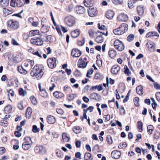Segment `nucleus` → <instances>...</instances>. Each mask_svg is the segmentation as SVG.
<instances>
[{
	"label": "nucleus",
	"mask_w": 160,
	"mask_h": 160,
	"mask_svg": "<svg viewBox=\"0 0 160 160\" xmlns=\"http://www.w3.org/2000/svg\"><path fill=\"white\" fill-rule=\"evenodd\" d=\"M128 5L129 8H132L134 7L133 3L131 0H128Z\"/></svg>",
	"instance_id": "obj_51"
},
{
	"label": "nucleus",
	"mask_w": 160,
	"mask_h": 160,
	"mask_svg": "<svg viewBox=\"0 0 160 160\" xmlns=\"http://www.w3.org/2000/svg\"><path fill=\"white\" fill-rule=\"evenodd\" d=\"M134 37L133 34H130L127 37V40L129 42H131L134 39Z\"/></svg>",
	"instance_id": "obj_47"
},
{
	"label": "nucleus",
	"mask_w": 160,
	"mask_h": 160,
	"mask_svg": "<svg viewBox=\"0 0 160 160\" xmlns=\"http://www.w3.org/2000/svg\"><path fill=\"white\" fill-rule=\"evenodd\" d=\"M33 54L36 55L38 56L40 58H42V57L41 55L42 53L40 51H37L33 53Z\"/></svg>",
	"instance_id": "obj_56"
},
{
	"label": "nucleus",
	"mask_w": 160,
	"mask_h": 160,
	"mask_svg": "<svg viewBox=\"0 0 160 160\" xmlns=\"http://www.w3.org/2000/svg\"><path fill=\"white\" fill-rule=\"evenodd\" d=\"M85 6L87 7H90L92 6L94 1L93 0H85L84 2Z\"/></svg>",
	"instance_id": "obj_20"
},
{
	"label": "nucleus",
	"mask_w": 160,
	"mask_h": 160,
	"mask_svg": "<svg viewBox=\"0 0 160 160\" xmlns=\"http://www.w3.org/2000/svg\"><path fill=\"white\" fill-rule=\"evenodd\" d=\"M53 94L54 96L57 98H61L64 96V94L63 93L61 92L58 91L54 92Z\"/></svg>",
	"instance_id": "obj_22"
},
{
	"label": "nucleus",
	"mask_w": 160,
	"mask_h": 160,
	"mask_svg": "<svg viewBox=\"0 0 160 160\" xmlns=\"http://www.w3.org/2000/svg\"><path fill=\"white\" fill-rule=\"evenodd\" d=\"M107 140L108 142L110 144H111L112 142V138L110 136H108L107 137Z\"/></svg>",
	"instance_id": "obj_58"
},
{
	"label": "nucleus",
	"mask_w": 160,
	"mask_h": 160,
	"mask_svg": "<svg viewBox=\"0 0 160 160\" xmlns=\"http://www.w3.org/2000/svg\"><path fill=\"white\" fill-rule=\"evenodd\" d=\"M76 13L78 14H82L85 12V9L82 6H77L75 8Z\"/></svg>",
	"instance_id": "obj_12"
},
{
	"label": "nucleus",
	"mask_w": 160,
	"mask_h": 160,
	"mask_svg": "<svg viewBox=\"0 0 160 160\" xmlns=\"http://www.w3.org/2000/svg\"><path fill=\"white\" fill-rule=\"evenodd\" d=\"M154 43L148 42L147 43V46L149 50L151 52H153L155 50Z\"/></svg>",
	"instance_id": "obj_17"
},
{
	"label": "nucleus",
	"mask_w": 160,
	"mask_h": 160,
	"mask_svg": "<svg viewBox=\"0 0 160 160\" xmlns=\"http://www.w3.org/2000/svg\"><path fill=\"white\" fill-rule=\"evenodd\" d=\"M153 85L155 88L157 90H160V85L156 82L154 83Z\"/></svg>",
	"instance_id": "obj_55"
},
{
	"label": "nucleus",
	"mask_w": 160,
	"mask_h": 160,
	"mask_svg": "<svg viewBox=\"0 0 160 160\" xmlns=\"http://www.w3.org/2000/svg\"><path fill=\"white\" fill-rule=\"evenodd\" d=\"M137 93L140 95H142L143 93V88L142 86H139L136 88Z\"/></svg>",
	"instance_id": "obj_29"
},
{
	"label": "nucleus",
	"mask_w": 160,
	"mask_h": 160,
	"mask_svg": "<svg viewBox=\"0 0 160 160\" xmlns=\"http://www.w3.org/2000/svg\"><path fill=\"white\" fill-rule=\"evenodd\" d=\"M32 131L34 133H37L39 132L40 129L39 128H38L36 125H34L32 126Z\"/></svg>",
	"instance_id": "obj_49"
},
{
	"label": "nucleus",
	"mask_w": 160,
	"mask_h": 160,
	"mask_svg": "<svg viewBox=\"0 0 160 160\" xmlns=\"http://www.w3.org/2000/svg\"><path fill=\"white\" fill-rule=\"evenodd\" d=\"M11 42L12 44L14 45H19L16 41L13 38L12 39Z\"/></svg>",
	"instance_id": "obj_61"
},
{
	"label": "nucleus",
	"mask_w": 160,
	"mask_h": 160,
	"mask_svg": "<svg viewBox=\"0 0 160 160\" xmlns=\"http://www.w3.org/2000/svg\"><path fill=\"white\" fill-rule=\"evenodd\" d=\"M43 149V147L42 146H36L35 147V150L37 152H42Z\"/></svg>",
	"instance_id": "obj_42"
},
{
	"label": "nucleus",
	"mask_w": 160,
	"mask_h": 160,
	"mask_svg": "<svg viewBox=\"0 0 160 160\" xmlns=\"http://www.w3.org/2000/svg\"><path fill=\"white\" fill-rule=\"evenodd\" d=\"M124 73L127 76L130 75L131 74V72L129 69L128 68V66L125 65L124 67Z\"/></svg>",
	"instance_id": "obj_36"
},
{
	"label": "nucleus",
	"mask_w": 160,
	"mask_h": 160,
	"mask_svg": "<svg viewBox=\"0 0 160 160\" xmlns=\"http://www.w3.org/2000/svg\"><path fill=\"white\" fill-rule=\"evenodd\" d=\"M79 34V30L78 29H76L71 32V36L74 38L77 37Z\"/></svg>",
	"instance_id": "obj_24"
},
{
	"label": "nucleus",
	"mask_w": 160,
	"mask_h": 160,
	"mask_svg": "<svg viewBox=\"0 0 160 160\" xmlns=\"http://www.w3.org/2000/svg\"><path fill=\"white\" fill-rule=\"evenodd\" d=\"M109 55L111 58H114L116 56V52L114 50H110L108 52Z\"/></svg>",
	"instance_id": "obj_30"
},
{
	"label": "nucleus",
	"mask_w": 160,
	"mask_h": 160,
	"mask_svg": "<svg viewBox=\"0 0 160 160\" xmlns=\"http://www.w3.org/2000/svg\"><path fill=\"white\" fill-rule=\"evenodd\" d=\"M56 29L57 31L58 32V34L61 35V36H62V33L61 31V30L59 28V27H56Z\"/></svg>",
	"instance_id": "obj_62"
},
{
	"label": "nucleus",
	"mask_w": 160,
	"mask_h": 160,
	"mask_svg": "<svg viewBox=\"0 0 160 160\" xmlns=\"http://www.w3.org/2000/svg\"><path fill=\"white\" fill-rule=\"evenodd\" d=\"M120 70V67L119 65H115L112 67L111 69V72L113 74H117Z\"/></svg>",
	"instance_id": "obj_10"
},
{
	"label": "nucleus",
	"mask_w": 160,
	"mask_h": 160,
	"mask_svg": "<svg viewBox=\"0 0 160 160\" xmlns=\"http://www.w3.org/2000/svg\"><path fill=\"white\" fill-rule=\"evenodd\" d=\"M56 59L55 58H51L47 60V63L49 67L51 68H54L56 66Z\"/></svg>",
	"instance_id": "obj_8"
},
{
	"label": "nucleus",
	"mask_w": 160,
	"mask_h": 160,
	"mask_svg": "<svg viewBox=\"0 0 160 160\" xmlns=\"http://www.w3.org/2000/svg\"><path fill=\"white\" fill-rule=\"evenodd\" d=\"M44 73L40 69L39 65H37L35 66L32 69L30 74L32 77H35L38 79H40L42 77Z\"/></svg>",
	"instance_id": "obj_1"
},
{
	"label": "nucleus",
	"mask_w": 160,
	"mask_h": 160,
	"mask_svg": "<svg viewBox=\"0 0 160 160\" xmlns=\"http://www.w3.org/2000/svg\"><path fill=\"white\" fill-rule=\"evenodd\" d=\"M85 160H92V158L91 157V154L89 152L86 153L84 156Z\"/></svg>",
	"instance_id": "obj_32"
},
{
	"label": "nucleus",
	"mask_w": 160,
	"mask_h": 160,
	"mask_svg": "<svg viewBox=\"0 0 160 160\" xmlns=\"http://www.w3.org/2000/svg\"><path fill=\"white\" fill-rule=\"evenodd\" d=\"M73 132L76 133L80 132L82 130V128L78 126H76L73 128Z\"/></svg>",
	"instance_id": "obj_31"
},
{
	"label": "nucleus",
	"mask_w": 160,
	"mask_h": 160,
	"mask_svg": "<svg viewBox=\"0 0 160 160\" xmlns=\"http://www.w3.org/2000/svg\"><path fill=\"white\" fill-rule=\"evenodd\" d=\"M62 140L64 142H68L70 139V138L69 135L67 133H63L62 134Z\"/></svg>",
	"instance_id": "obj_23"
},
{
	"label": "nucleus",
	"mask_w": 160,
	"mask_h": 160,
	"mask_svg": "<svg viewBox=\"0 0 160 160\" xmlns=\"http://www.w3.org/2000/svg\"><path fill=\"white\" fill-rule=\"evenodd\" d=\"M18 69L20 73L22 74H26L28 72L27 71L24 69L21 66H18Z\"/></svg>",
	"instance_id": "obj_28"
},
{
	"label": "nucleus",
	"mask_w": 160,
	"mask_h": 160,
	"mask_svg": "<svg viewBox=\"0 0 160 160\" xmlns=\"http://www.w3.org/2000/svg\"><path fill=\"white\" fill-rule=\"evenodd\" d=\"M75 144L76 147L77 148H79L81 146V142L79 141H77L76 142Z\"/></svg>",
	"instance_id": "obj_63"
},
{
	"label": "nucleus",
	"mask_w": 160,
	"mask_h": 160,
	"mask_svg": "<svg viewBox=\"0 0 160 160\" xmlns=\"http://www.w3.org/2000/svg\"><path fill=\"white\" fill-rule=\"evenodd\" d=\"M156 98L158 101H160V92H157L156 93Z\"/></svg>",
	"instance_id": "obj_59"
},
{
	"label": "nucleus",
	"mask_w": 160,
	"mask_h": 160,
	"mask_svg": "<svg viewBox=\"0 0 160 160\" xmlns=\"http://www.w3.org/2000/svg\"><path fill=\"white\" fill-rule=\"evenodd\" d=\"M97 89H98V91H100V85L92 87L91 88L90 90L92 91H93L96 90Z\"/></svg>",
	"instance_id": "obj_48"
},
{
	"label": "nucleus",
	"mask_w": 160,
	"mask_h": 160,
	"mask_svg": "<svg viewBox=\"0 0 160 160\" xmlns=\"http://www.w3.org/2000/svg\"><path fill=\"white\" fill-rule=\"evenodd\" d=\"M90 97L92 99L98 100L99 98V96L96 93H93L90 95Z\"/></svg>",
	"instance_id": "obj_40"
},
{
	"label": "nucleus",
	"mask_w": 160,
	"mask_h": 160,
	"mask_svg": "<svg viewBox=\"0 0 160 160\" xmlns=\"http://www.w3.org/2000/svg\"><path fill=\"white\" fill-rule=\"evenodd\" d=\"M122 33L123 34L125 32L128 30V25L126 23H123L121 25L119 28Z\"/></svg>",
	"instance_id": "obj_16"
},
{
	"label": "nucleus",
	"mask_w": 160,
	"mask_h": 160,
	"mask_svg": "<svg viewBox=\"0 0 160 160\" xmlns=\"http://www.w3.org/2000/svg\"><path fill=\"white\" fill-rule=\"evenodd\" d=\"M23 58V56L21 53H19L17 56L13 58V61L16 63H18L21 61Z\"/></svg>",
	"instance_id": "obj_15"
},
{
	"label": "nucleus",
	"mask_w": 160,
	"mask_h": 160,
	"mask_svg": "<svg viewBox=\"0 0 160 160\" xmlns=\"http://www.w3.org/2000/svg\"><path fill=\"white\" fill-rule=\"evenodd\" d=\"M81 54V52L76 48L73 49L71 52V55L74 57H78Z\"/></svg>",
	"instance_id": "obj_11"
},
{
	"label": "nucleus",
	"mask_w": 160,
	"mask_h": 160,
	"mask_svg": "<svg viewBox=\"0 0 160 160\" xmlns=\"http://www.w3.org/2000/svg\"><path fill=\"white\" fill-rule=\"evenodd\" d=\"M111 155L112 158L118 159L120 157L121 153L119 151H114L112 152Z\"/></svg>",
	"instance_id": "obj_13"
},
{
	"label": "nucleus",
	"mask_w": 160,
	"mask_h": 160,
	"mask_svg": "<svg viewBox=\"0 0 160 160\" xmlns=\"http://www.w3.org/2000/svg\"><path fill=\"white\" fill-rule=\"evenodd\" d=\"M5 149L3 147L0 148V154H2L5 152Z\"/></svg>",
	"instance_id": "obj_64"
},
{
	"label": "nucleus",
	"mask_w": 160,
	"mask_h": 160,
	"mask_svg": "<svg viewBox=\"0 0 160 160\" xmlns=\"http://www.w3.org/2000/svg\"><path fill=\"white\" fill-rule=\"evenodd\" d=\"M48 122L50 124H54L55 123L56 120L55 118L51 115H48L47 117Z\"/></svg>",
	"instance_id": "obj_19"
},
{
	"label": "nucleus",
	"mask_w": 160,
	"mask_h": 160,
	"mask_svg": "<svg viewBox=\"0 0 160 160\" xmlns=\"http://www.w3.org/2000/svg\"><path fill=\"white\" fill-rule=\"evenodd\" d=\"M25 142L24 143H27V144H30L31 145L32 144V142L31 141V139L29 137H25L24 139Z\"/></svg>",
	"instance_id": "obj_41"
},
{
	"label": "nucleus",
	"mask_w": 160,
	"mask_h": 160,
	"mask_svg": "<svg viewBox=\"0 0 160 160\" xmlns=\"http://www.w3.org/2000/svg\"><path fill=\"white\" fill-rule=\"evenodd\" d=\"M12 110V107L11 105H8L4 108V112L5 113H9L11 112Z\"/></svg>",
	"instance_id": "obj_26"
},
{
	"label": "nucleus",
	"mask_w": 160,
	"mask_h": 160,
	"mask_svg": "<svg viewBox=\"0 0 160 160\" xmlns=\"http://www.w3.org/2000/svg\"><path fill=\"white\" fill-rule=\"evenodd\" d=\"M88 15L91 17H93L98 14V11L96 8H89L88 9Z\"/></svg>",
	"instance_id": "obj_9"
},
{
	"label": "nucleus",
	"mask_w": 160,
	"mask_h": 160,
	"mask_svg": "<svg viewBox=\"0 0 160 160\" xmlns=\"http://www.w3.org/2000/svg\"><path fill=\"white\" fill-rule=\"evenodd\" d=\"M101 33H102L105 36L108 35L107 28L104 25L101 26Z\"/></svg>",
	"instance_id": "obj_21"
},
{
	"label": "nucleus",
	"mask_w": 160,
	"mask_h": 160,
	"mask_svg": "<svg viewBox=\"0 0 160 160\" xmlns=\"http://www.w3.org/2000/svg\"><path fill=\"white\" fill-rule=\"evenodd\" d=\"M142 125L143 124L142 122L140 121H139L138 122V128L139 129V131L140 132H141L142 130Z\"/></svg>",
	"instance_id": "obj_43"
},
{
	"label": "nucleus",
	"mask_w": 160,
	"mask_h": 160,
	"mask_svg": "<svg viewBox=\"0 0 160 160\" xmlns=\"http://www.w3.org/2000/svg\"><path fill=\"white\" fill-rule=\"evenodd\" d=\"M75 156L76 158H78L80 159H81V154L80 152H77L76 153Z\"/></svg>",
	"instance_id": "obj_60"
},
{
	"label": "nucleus",
	"mask_w": 160,
	"mask_h": 160,
	"mask_svg": "<svg viewBox=\"0 0 160 160\" xmlns=\"http://www.w3.org/2000/svg\"><path fill=\"white\" fill-rule=\"evenodd\" d=\"M39 32V30H32L29 32V36L30 37H32L36 35H38Z\"/></svg>",
	"instance_id": "obj_34"
},
{
	"label": "nucleus",
	"mask_w": 160,
	"mask_h": 160,
	"mask_svg": "<svg viewBox=\"0 0 160 160\" xmlns=\"http://www.w3.org/2000/svg\"><path fill=\"white\" fill-rule=\"evenodd\" d=\"M9 2V0H1L0 4L2 7H5L8 6Z\"/></svg>",
	"instance_id": "obj_27"
},
{
	"label": "nucleus",
	"mask_w": 160,
	"mask_h": 160,
	"mask_svg": "<svg viewBox=\"0 0 160 160\" xmlns=\"http://www.w3.org/2000/svg\"><path fill=\"white\" fill-rule=\"evenodd\" d=\"M112 2L116 5H118L122 3V0H112Z\"/></svg>",
	"instance_id": "obj_52"
},
{
	"label": "nucleus",
	"mask_w": 160,
	"mask_h": 160,
	"mask_svg": "<svg viewBox=\"0 0 160 160\" xmlns=\"http://www.w3.org/2000/svg\"><path fill=\"white\" fill-rule=\"evenodd\" d=\"M143 7L142 6L140 5L137 7V11L139 15L141 16L143 15L144 12L143 9Z\"/></svg>",
	"instance_id": "obj_25"
},
{
	"label": "nucleus",
	"mask_w": 160,
	"mask_h": 160,
	"mask_svg": "<svg viewBox=\"0 0 160 160\" xmlns=\"http://www.w3.org/2000/svg\"><path fill=\"white\" fill-rule=\"evenodd\" d=\"M77 95L75 94H70L67 97V99L69 101H72L75 98L77 97Z\"/></svg>",
	"instance_id": "obj_35"
},
{
	"label": "nucleus",
	"mask_w": 160,
	"mask_h": 160,
	"mask_svg": "<svg viewBox=\"0 0 160 160\" xmlns=\"http://www.w3.org/2000/svg\"><path fill=\"white\" fill-rule=\"evenodd\" d=\"M18 91L20 95L23 97L26 94V92L25 91L23 90L22 88H19Z\"/></svg>",
	"instance_id": "obj_50"
},
{
	"label": "nucleus",
	"mask_w": 160,
	"mask_h": 160,
	"mask_svg": "<svg viewBox=\"0 0 160 160\" xmlns=\"http://www.w3.org/2000/svg\"><path fill=\"white\" fill-rule=\"evenodd\" d=\"M7 24L8 27L13 30H16L19 27V22L13 20H10L8 21Z\"/></svg>",
	"instance_id": "obj_2"
},
{
	"label": "nucleus",
	"mask_w": 160,
	"mask_h": 160,
	"mask_svg": "<svg viewBox=\"0 0 160 160\" xmlns=\"http://www.w3.org/2000/svg\"><path fill=\"white\" fill-rule=\"evenodd\" d=\"M78 62L80 63L78 66L79 68H84L86 67L88 61L86 57L83 58L82 57L79 59Z\"/></svg>",
	"instance_id": "obj_5"
},
{
	"label": "nucleus",
	"mask_w": 160,
	"mask_h": 160,
	"mask_svg": "<svg viewBox=\"0 0 160 160\" xmlns=\"http://www.w3.org/2000/svg\"><path fill=\"white\" fill-rule=\"evenodd\" d=\"M93 72V68H91L90 70H88V71L87 74V77L88 78H90L91 77L89 76V75L92 74Z\"/></svg>",
	"instance_id": "obj_54"
},
{
	"label": "nucleus",
	"mask_w": 160,
	"mask_h": 160,
	"mask_svg": "<svg viewBox=\"0 0 160 160\" xmlns=\"http://www.w3.org/2000/svg\"><path fill=\"white\" fill-rule=\"evenodd\" d=\"M114 15V12L111 10L108 11L106 14V17L109 19H112Z\"/></svg>",
	"instance_id": "obj_18"
},
{
	"label": "nucleus",
	"mask_w": 160,
	"mask_h": 160,
	"mask_svg": "<svg viewBox=\"0 0 160 160\" xmlns=\"http://www.w3.org/2000/svg\"><path fill=\"white\" fill-rule=\"evenodd\" d=\"M32 103L34 105H36L38 102L36 98L33 96H31L30 98Z\"/></svg>",
	"instance_id": "obj_46"
},
{
	"label": "nucleus",
	"mask_w": 160,
	"mask_h": 160,
	"mask_svg": "<svg viewBox=\"0 0 160 160\" xmlns=\"http://www.w3.org/2000/svg\"><path fill=\"white\" fill-rule=\"evenodd\" d=\"M46 21L45 18H42V27L41 28V31L42 33H46L47 32L49 29L50 27L46 23H44V22Z\"/></svg>",
	"instance_id": "obj_7"
},
{
	"label": "nucleus",
	"mask_w": 160,
	"mask_h": 160,
	"mask_svg": "<svg viewBox=\"0 0 160 160\" xmlns=\"http://www.w3.org/2000/svg\"><path fill=\"white\" fill-rule=\"evenodd\" d=\"M114 46L119 51H122L124 49L125 47L123 43L118 39L116 40L114 43Z\"/></svg>",
	"instance_id": "obj_3"
},
{
	"label": "nucleus",
	"mask_w": 160,
	"mask_h": 160,
	"mask_svg": "<svg viewBox=\"0 0 160 160\" xmlns=\"http://www.w3.org/2000/svg\"><path fill=\"white\" fill-rule=\"evenodd\" d=\"M18 107L20 110H22L24 108V107L22 102H21L18 103Z\"/></svg>",
	"instance_id": "obj_57"
},
{
	"label": "nucleus",
	"mask_w": 160,
	"mask_h": 160,
	"mask_svg": "<svg viewBox=\"0 0 160 160\" xmlns=\"http://www.w3.org/2000/svg\"><path fill=\"white\" fill-rule=\"evenodd\" d=\"M65 21L66 24L70 27L73 26L76 22L75 18L71 16H68L66 17Z\"/></svg>",
	"instance_id": "obj_4"
},
{
	"label": "nucleus",
	"mask_w": 160,
	"mask_h": 160,
	"mask_svg": "<svg viewBox=\"0 0 160 160\" xmlns=\"http://www.w3.org/2000/svg\"><path fill=\"white\" fill-rule=\"evenodd\" d=\"M31 145L27 144L25 143H23L22 145V148L23 149L27 150L29 149L31 147Z\"/></svg>",
	"instance_id": "obj_39"
},
{
	"label": "nucleus",
	"mask_w": 160,
	"mask_h": 160,
	"mask_svg": "<svg viewBox=\"0 0 160 160\" xmlns=\"http://www.w3.org/2000/svg\"><path fill=\"white\" fill-rule=\"evenodd\" d=\"M25 4L24 0H17V6L18 7L23 6Z\"/></svg>",
	"instance_id": "obj_33"
},
{
	"label": "nucleus",
	"mask_w": 160,
	"mask_h": 160,
	"mask_svg": "<svg viewBox=\"0 0 160 160\" xmlns=\"http://www.w3.org/2000/svg\"><path fill=\"white\" fill-rule=\"evenodd\" d=\"M31 42L32 43L37 45H42L43 44V41L42 39L37 37H34L31 39Z\"/></svg>",
	"instance_id": "obj_6"
},
{
	"label": "nucleus",
	"mask_w": 160,
	"mask_h": 160,
	"mask_svg": "<svg viewBox=\"0 0 160 160\" xmlns=\"http://www.w3.org/2000/svg\"><path fill=\"white\" fill-rule=\"evenodd\" d=\"M17 0H11L10 2L11 6L13 7H15L16 6V4H17Z\"/></svg>",
	"instance_id": "obj_53"
},
{
	"label": "nucleus",
	"mask_w": 160,
	"mask_h": 160,
	"mask_svg": "<svg viewBox=\"0 0 160 160\" xmlns=\"http://www.w3.org/2000/svg\"><path fill=\"white\" fill-rule=\"evenodd\" d=\"M99 146L97 144L92 149V151L96 153L99 152Z\"/></svg>",
	"instance_id": "obj_45"
},
{
	"label": "nucleus",
	"mask_w": 160,
	"mask_h": 160,
	"mask_svg": "<svg viewBox=\"0 0 160 160\" xmlns=\"http://www.w3.org/2000/svg\"><path fill=\"white\" fill-rule=\"evenodd\" d=\"M32 112V108L30 107H28L27 109L26 112L25 114L26 115V117H27V114H28V118L30 117Z\"/></svg>",
	"instance_id": "obj_37"
},
{
	"label": "nucleus",
	"mask_w": 160,
	"mask_h": 160,
	"mask_svg": "<svg viewBox=\"0 0 160 160\" xmlns=\"http://www.w3.org/2000/svg\"><path fill=\"white\" fill-rule=\"evenodd\" d=\"M118 19L119 21L126 22L128 19V17L126 14L121 13L118 17Z\"/></svg>",
	"instance_id": "obj_14"
},
{
	"label": "nucleus",
	"mask_w": 160,
	"mask_h": 160,
	"mask_svg": "<svg viewBox=\"0 0 160 160\" xmlns=\"http://www.w3.org/2000/svg\"><path fill=\"white\" fill-rule=\"evenodd\" d=\"M113 32L114 34L117 35H119L123 34L122 33L119 28L117 29H114L113 30Z\"/></svg>",
	"instance_id": "obj_44"
},
{
	"label": "nucleus",
	"mask_w": 160,
	"mask_h": 160,
	"mask_svg": "<svg viewBox=\"0 0 160 160\" xmlns=\"http://www.w3.org/2000/svg\"><path fill=\"white\" fill-rule=\"evenodd\" d=\"M39 94L43 97H47L48 96V93L44 89H42L40 91Z\"/></svg>",
	"instance_id": "obj_38"
}]
</instances>
